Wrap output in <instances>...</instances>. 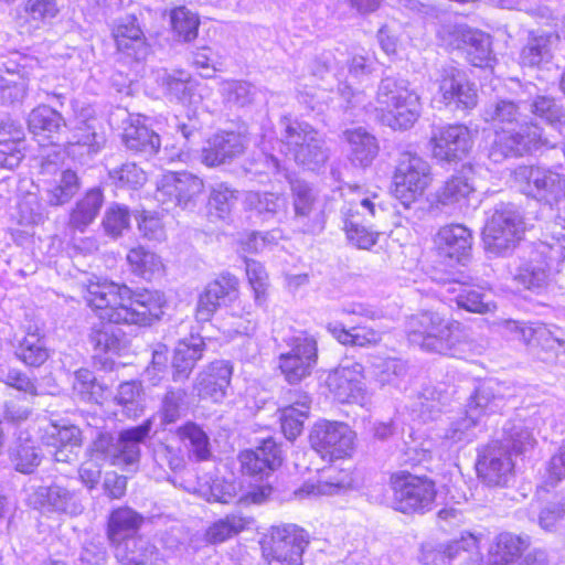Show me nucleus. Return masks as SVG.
Wrapping results in <instances>:
<instances>
[{"label":"nucleus","instance_id":"f03ea898","mask_svg":"<svg viewBox=\"0 0 565 565\" xmlns=\"http://www.w3.org/2000/svg\"><path fill=\"white\" fill-rule=\"evenodd\" d=\"M482 118L497 128L488 150L489 159L495 163L554 146L543 129L532 121L520 125L518 130L511 128L521 118L520 108L513 100L498 98L489 102L482 110Z\"/></svg>","mask_w":565,"mask_h":565},{"label":"nucleus","instance_id":"473e14b6","mask_svg":"<svg viewBox=\"0 0 565 565\" xmlns=\"http://www.w3.org/2000/svg\"><path fill=\"white\" fill-rule=\"evenodd\" d=\"M114 545L116 558L122 565H158L161 561L157 547L141 536H131Z\"/></svg>","mask_w":565,"mask_h":565},{"label":"nucleus","instance_id":"49530a36","mask_svg":"<svg viewBox=\"0 0 565 565\" xmlns=\"http://www.w3.org/2000/svg\"><path fill=\"white\" fill-rule=\"evenodd\" d=\"M526 545L527 543L520 536L511 533L500 534L490 551L488 565H508Z\"/></svg>","mask_w":565,"mask_h":565},{"label":"nucleus","instance_id":"39448f33","mask_svg":"<svg viewBox=\"0 0 565 565\" xmlns=\"http://www.w3.org/2000/svg\"><path fill=\"white\" fill-rule=\"evenodd\" d=\"M375 100L382 121L394 130L413 127L420 116V98L404 78L384 77L379 84Z\"/></svg>","mask_w":565,"mask_h":565},{"label":"nucleus","instance_id":"72a5a7b5","mask_svg":"<svg viewBox=\"0 0 565 565\" xmlns=\"http://www.w3.org/2000/svg\"><path fill=\"white\" fill-rule=\"evenodd\" d=\"M152 420L146 419L141 425L124 429L116 440V463L130 465L139 460L140 445L150 436Z\"/></svg>","mask_w":565,"mask_h":565},{"label":"nucleus","instance_id":"37998d69","mask_svg":"<svg viewBox=\"0 0 565 565\" xmlns=\"http://www.w3.org/2000/svg\"><path fill=\"white\" fill-rule=\"evenodd\" d=\"M505 448L511 449L515 454H523L534 448L536 440L522 419H513L505 423L503 426V437L499 440Z\"/></svg>","mask_w":565,"mask_h":565},{"label":"nucleus","instance_id":"ddd939ff","mask_svg":"<svg viewBox=\"0 0 565 565\" xmlns=\"http://www.w3.org/2000/svg\"><path fill=\"white\" fill-rule=\"evenodd\" d=\"M309 437L312 449L329 461L350 457L354 448V431L339 422H318Z\"/></svg>","mask_w":565,"mask_h":565},{"label":"nucleus","instance_id":"412c9836","mask_svg":"<svg viewBox=\"0 0 565 565\" xmlns=\"http://www.w3.org/2000/svg\"><path fill=\"white\" fill-rule=\"evenodd\" d=\"M362 372L363 366L355 363L329 374L327 384L334 398L340 403L366 404L367 395L362 382Z\"/></svg>","mask_w":565,"mask_h":565},{"label":"nucleus","instance_id":"13d9d810","mask_svg":"<svg viewBox=\"0 0 565 565\" xmlns=\"http://www.w3.org/2000/svg\"><path fill=\"white\" fill-rule=\"evenodd\" d=\"M180 440L189 441L191 452L198 460H205L210 456L209 437L195 423L189 422L177 429Z\"/></svg>","mask_w":565,"mask_h":565},{"label":"nucleus","instance_id":"b1692460","mask_svg":"<svg viewBox=\"0 0 565 565\" xmlns=\"http://www.w3.org/2000/svg\"><path fill=\"white\" fill-rule=\"evenodd\" d=\"M29 500L35 509L64 512L71 515H77L84 509L78 494L60 484L38 487Z\"/></svg>","mask_w":565,"mask_h":565},{"label":"nucleus","instance_id":"1a4fd4ad","mask_svg":"<svg viewBox=\"0 0 565 565\" xmlns=\"http://www.w3.org/2000/svg\"><path fill=\"white\" fill-rule=\"evenodd\" d=\"M514 180L523 193L550 206L565 199V178L550 169L520 166L514 171Z\"/></svg>","mask_w":565,"mask_h":565},{"label":"nucleus","instance_id":"79ce46f5","mask_svg":"<svg viewBox=\"0 0 565 565\" xmlns=\"http://www.w3.org/2000/svg\"><path fill=\"white\" fill-rule=\"evenodd\" d=\"M328 330L340 343L345 345L369 347L375 345L382 340L380 331L362 323L352 326L349 329L329 324Z\"/></svg>","mask_w":565,"mask_h":565},{"label":"nucleus","instance_id":"a878e982","mask_svg":"<svg viewBox=\"0 0 565 565\" xmlns=\"http://www.w3.org/2000/svg\"><path fill=\"white\" fill-rule=\"evenodd\" d=\"M238 459L245 473L259 479L269 476L282 462L281 450L273 439H266L259 447L241 452Z\"/></svg>","mask_w":565,"mask_h":565},{"label":"nucleus","instance_id":"603ef678","mask_svg":"<svg viewBox=\"0 0 565 565\" xmlns=\"http://www.w3.org/2000/svg\"><path fill=\"white\" fill-rule=\"evenodd\" d=\"M449 292H457L456 302L459 308L475 313H486L495 309L492 301L487 300V296L475 289H462L458 282H451L448 287Z\"/></svg>","mask_w":565,"mask_h":565},{"label":"nucleus","instance_id":"3c124183","mask_svg":"<svg viewBox=\"0 0 565 565\" xmlns=\"http://www.w3.org/2000/svg\"><path fill=\"white\" fill-rule=\"evenodd\" d=\"M245 205L258 215L269 218L285 211L286 199L275 193L248 192L245 196Z\"/></svg>","mask_w":565,"mask_h":565},{"label":"nucleus","instance_id":"5701e85b","mask_svg":"<svg viewBox=\"0 0 565 565\" xmlns=\"http://www.w3.org/2000/svg\"><path fill=\"white\" fill-rule=\"evenodd\" d=\"M113 38L118 53L127 60L139 62L149 54L145 34L132 15L119 19L114 24Z\"/></svg>","mask_w":565,"mask_h":565},{"label":"nucleus","instance_id":"bf43d9fd","mask_svg":"<svg viewBox=\"0 0 565 565\" xmlns=\"http://www.w3.org/2000/svg\"><path fill=\"white\" fill-rule=\"evenodd\" d=\"M220 89L224 100L237 107L252 104L256 94L255 87L245 81H224Z\"/></svg>","mask_w":565,"mask_h":565},{"label":"nucleus","instance_id":"4468645a","mask_svg":"<svg viewBox=\"0 0 565 565\" xmlns=\"http://www.w3.org/2000/svg\"><path fill=\"white\" fill-rule=\"evenodd\" d=\"M431 156L439 162L458 163L473 146L470 129L461 124L437 126L429 139Z\"/></svg>","mask_w":565,"mask_h":565},{"label":"nucleus","instance_id":"f257e3e1","mask_svg":"<svg viewBox=\"0 0 565 565\" xmlns=\"http://www.w3.org/2000/svg\"><path fill=\"white\" fill-rule=\"evenodd\" d=\"M84 298L100 321L92 327L89 341L99 352H117L121 344V330L116 324L148 326L160 319L166 303L158 290L132 291L126 285L113 281H90Z\"/></svg>","mask_w":565,"mask_h":565},{"label":"nucleus","instance_id":"0eeeda50","mask_svg":"<svg viewBox=\"0 0 565 565\" xmlns=\"http://www.w3.org/2000/svg\"><path fill=\"white\" fill-rule=\"evenodd\" d=\"M525 225L522 215L508 204L495 206L482 232L484 248L494 255H503L515 248L523 238Z\"/></svg>","mask_w":565,"mask_h":565},{"label":"nucleus","instance_id":"f704fd0d","mask_svg":"<svg viewBox=\"0 0 565 565\" xmlns=\"http://www.w3.org/2000/svg\"><path fill=\"white\" fill-rule=\"evenodd\" d=\"M122 142L129 150L146 154H154L160 148L159 135L149 129L139 117L129 118L125 122Z\"/></svg>","mask_w":565,"mask_h":565},{"label":"nucleus","instance_id":"864d4df0","mask_svg":"<svg viewBox=\"0 0 565 565\" xmlns=\"http://www.w3.org/2000/svg\"><path fill=\"white\" fill-rule=\"evenodd\" d=\"M141 384L136 381L121 383L115 401L128 418H137L143 412Z\"/></svg>","mask_w":565,"mask_h":565},{"label":"nucleus","instance_id":"338daca9","mask_svg":"<svg viewBox=\"0 0 565 565\" xmlns=\"http://www.w3.org/2000/svg\"><path fill=\"white\" fill-rule=\"evenodd\" d=\"M79 189L78 177L72 170H65L55 186L49 191V203L54 206L68 202Z\"/></svg>","mask_w":565,"mask_h":565},{"label":"nucleus","instance_id":"c85d7f7f","mask_svg":"<svg viewBox=\"0 0 565 565\" xmlns=\"http://www.w3.org/2000/svg\"><path fill=\"white\" fill-rule=\"evenodd\" d=\"M471 242V232L461 224L446 225L438 231L435 237L438 255L458 263L469 255Z\"/></svg>","mask_w":565,"mask_h":565},{"label":"nucleus","instance_id":"69168bd1","mask_svg":"<svg viewBox=\"0 0 565 565\" xmlns=\"http://www.w3.org/2000/svg\"><path fill=\"white\" fill-rule=\"evenodd\" d=\"M15 469L22 473H31L41 462L39 449L30 441L19 443L10 452Z\"/></svg>","mask_w":565,"mask_h":565},{"label":"nucleus","instance_id":"6e6d98bb","mask_svg":"<svg viewBox=\"0 0 565 565\" xmlns=\"http://www.w3.org/2000/svg\"><path fill=\"white\" fill-rule=\"evenodd\" d=\"M180 440L189 441L191 452L198 460H205L210 456L209 437L195 423L189 422L177 429Z\"/></svg>","mask_w":565,"mask_h":565},{"label":"nucleus","instance_id":"cd10ccee","mask_svg":"<svg viewBox=\"0 0 565 565\" xmlns=\"http://www.w3.org/2000/svg\"><path fill=\"white\" fill-rule=\"evenodd\" d=\"M480 537L470 532H463L460 537L454 539L445 545L434 547L424 545L420 561L424 565H449V563L465 553H471L479 546Z\"/></svg>","mask_w":565,"mask_h":565},{"label":"nucleus","instance_id":"a211bd4d","mask_svg":"<svg viewBox=\"0 0 565 565\" xmlns=\"http://www.w3.org/2000/svg\"><path fill=\"white\" fill-rule=\"evenodd\" d=\"M294 220L303 233H320L326 223L323 205L305 181L291 182Z\"/></svg>","mask_w":565,"mask_h":565},{"label":"nucleus","instance_id":"9b49d317","mask_svg":"<svg viewBox=\"0 0 565 565\" xmlns=\"http://www.w3.org/2000/svg\"><path fill=\"white\" fill-rule=\"evenodd\" d=\"M203 191L204 183L199 177L186 171L168 172L158 181L154 198L164 210L172 206L185 210L196 205Z\"/></svg>","mask_w":565,"mask_h":565},{"label":"nucleus","instance_id":"4be33fe9","mask_svg":"<svg viewBox=\"0 0 565 565\" xmlns=\"http://www.w3.org/2000/svg\"><path fill=\"white\" fill-rule=\"evenodd\" d=\"M231 376L232 366L228 362L214 361L196 374L192 391L201 399L220 403L226 396Z\"/></svg>","mask_w":565,"mask_h":565},{"label":"nucleus","instance_id":"2f4dec72","mask_svg":"<svg viewBox=\"0 0 565 565\" xmlns=\"http://www.w3.org/2000/svg\"><path fill=\"white\" fill-rule=\"evenodd\" d=\"M290 404L279 409L281 430L287 439H296L303 429V423L309 416L311 398L303 392H290Z\"/></svg>","mask_w":565,"mask_h":565},{"label":"nucleus","instance_id":"c9c22d12","mask_svg":"<svg viewBox=\"0 0 565 565\" xmlns=\"http://www.w3.org/2000/svg\"><path fill=\"white\" fill-rule=\"evenodd\" d=\"M143 522V516L129 507L111 511L107 523V536L111 544L135 535Z\"/></svg>","mask_w":565,"mask_h":565},{"label":"nucleus","instance_id":"e433bc0d","mask_svg":"<svg viewBox=\"0 0 565 565\" xmlns=\"http://www.w3.org/2000/svg\"><path fill=\"white\" fill-rule=\"evenodd\" d=\"M344 138L350 147L352 163L367 167L379 153L376 138L363 128L344 131Z\"/></svg>","mask_w":565,"mask_h":565},{"label":"nucleus","instance_id":"774afa93","mask_svg":"<svg viewBox=\"0 0 565 565\" xmlns=\"http://www.w3.org/2000/svg\"><path fill=\"white\" fill-rule=\"evenodd\" d=\"M109 177L118 188L132 190L141 188L147 181L143 169L132 162L124 163L120 168L109 171Z\"/></svg>","mask_w":565,"mask_h":565},{"label":"nucleus","instance_id":"052dcab7","mask_svg":"<svg viewBox=\"0 0 565 565\" xmlns=\"http://www.w3.org/2000/svg\"><path fill=\"white\" fill-rule=\"evenodd\" d=\"M373 366L375 380L382 386H396L407 372L406 363L395 358L380 360Z\"/></svg>","mask_w":565,"mask_h":565},{"label":"nucleus","instance_id":"4c0bfd02","mask_svg":"<svg viewBox=\"0 0 565 565\" xmlns=\"http://www.w3.org/2000/svg\"><path fill=\"white\" fill-rule=\"evenodd\" d=\"M475 188L469 179L462 174L448 178L437 191V202L443 206L461 209L468 204Z\"/></svg>","mask_w":565,"mask_h":565},{"label":"nucleus","instance_id":"2eb2a0df","mask_svg":"<svg viewBox=\"0 0 565 565\" xmlns=\"http://www.w3.org/2000/svg\"><path fill=\"white\" fill-rule=\"evenodd\" d=\"M308 544L303 530L296 525L273 527L263 548L268 565H302V553Z\"/></svg>","mask_w":565,"mask_h":565},{"label":"nucleus","instance_id":"9d476101","mask_svg":"<svg viewBox=\"0 0 565 565\" xmlns=\"http://www.w3.org/2000/svg\"><path fill=\"white\" fill-rule=\"evenodd\" d=\"M430 182V167L418 154L401 152L394 174V195L403 205L409 206L420 196Z\"/></svg>","mask_w":565,"mask_h":565},{"label":"nucleus","instance_id":"7ed1b4c3","mask_svg":"<svg viewBox=\"0 0 565 565\" xmlns=\"http://www.w3.org/2000/svg\"><path fill=\"white\" fill-rule=\"evenodd\" d=\"M513 279L523 288L541 291L554 281L565 290V247L539 243L520 258Z\"/></svg>","mask_w":565,"mask_h":565},{"label":"nucleus","instance_id":"393cba45","mask_svg":"<svg viewBox=\"0 0 565 565\" xmlns=\"http://www.w3.org/2000/svg\"><path fill=\"white\" fill-rule=\"evenodd\" d=\"M246 149V139L235 131H221L212 136L202 150V162L207 167L225 164L242 156Z\"/></svg>","mask_w":565,"mask_h":565},{"label":"nucleus","instance_id":"f3484780","mask_svg":"<svg viewBox=\"0 0 565 565\" xmlns=\"http://www.w3.org/2000/svg\"><path fill=\"white\" fill-rule=\"evenodd\" d=\"M514 463L509 450L499 440L482 447L478 454V477L490 487H503L513 476Z\"/></svg>","mask_w":565,"mask_h":565},{"label":"nucleus","instance_id":"6ab92c4d","mask_svg":"<svg viewBox=\"0 0 565 565\" xmlns=\"http://www.w3.org/2000/svg\"><path fill=\"white\" fill-rule=\"evenodd\" d=\"M376 204L370 198L350 202L343 210L344 231L348 239L359 248L369 249L375 245L379 233L366 226L370 217L375 216Z\"/></svg>","mask_w":565,"mask_h":565},{"label":"nucleus","instance_id":"a19ab883","mask_svg":"<svg viewBox=\"0 0 565 565\" xmlns=\"http://www.w3.org/2000/svg\"><path fill=\"white\" fill-rule=\"evenodd\" d=\"M204 347L205 344L201 339L195 340L191 344L185 342L179 343L172 360V380L174 382H182L189 379L196 362L202 358Z\"/></svg>","mask_w":565,"mask_h":565},{"label":"nucleus","instance_id":"c756f323","mask_svg":"<svg viewBox=\"0 0 565 565\" xmlns=\"http://www.w3.org/2000/svg\"><path fill=\"white\" fill-rule=\"evenodd\" d=\"M28 129L39 142L55 143L66 121L61 113L47 105L32 109L26 119Z\"/></svg>","mask_w":565,"mask_h":565},{"label":"nucleus","instance_id":"09e8293b","mask_svg":"<svg viewBox=\"0 0 565 565\" xmlns=\"http://www.w3.org/2000/svg\"><path fill=\"white\" fill-rule=\"evenodd\" d=\"M533 115L544 120L546 124L558 129L565 128V110L555 98L545 95H537L530 105Z\"/></svg>","mask_w":565,"mask_h":565},{"label":"nucleus","instance_id":"0e129e2a","mask_svg":"<svg viewBox=\"0 0 565 565\" xmlns=\"http://www.w3.org/2000/svg\"><path fill=\"white\" fill-rule=\"evenodd\" d=\"M235 191L221 183L215 185L209 198V213L217 218H225L230 215L236 202Z\"/></svg>","mask_w":565,"mask_h":565},{"label":"nucleus","instance_id":"c03bdc74","mask_svg":"<svg viewBox=\"0 0 565 565\" xmlns=\"http://www.w3.org/2000/svg\"><path fill=\"white\" fill-rule=\"evenodd\" d=\"M18 359L29 366H40L50 356L43 335L38 330L29 331L20 341L15 352Z\"/></svg>","mask_w":565,"mask_h":565},{"label":"nucleus","instance_id":"4d7b16f0","mask_svg":"<svg viewBox=\"0 0 565 565\" xmlns=\"http://www.w3.org/2000/svg\"><path fill=\"white\" fill-rule=\"evenodd\" d=\"M180 440L189 441L191 452L198 460H205L210 456L209 437L195 423L189 422L177 429Z\"/></svg>","mask_w":565,"mask_h":565},{"label":"nucleus","instance_id":"de8ad7c7","mask_svg":"<svg viewBox=\"0 0 565 565\" xmlns=\"http://www.w3.org/2000/svg\"><path fill=\"white\" fill-rule=\"evenodd\" d=\"M558 40V35L540 34L529 40L522 50L521 60L524 65L537 66L552 58V46Z\"/></svg>","mask_w":565,"mask_h":565},{"label":"nucleus","instance_id":"8fccbe9b","mask_svg":"<svg viewBox=\"0 0 565 565\" xmlns=\"http://www.w3.org/2000/svg\"><path fill=\"white\" fill-rule=\"evenodd\" d=\"M352 484L351 473L347 470H341L337 476H329L326 480H319L317 483H305L296 494L299 498L306 495H332L348 489Z\"/></svg>","mask_w":565,"mask_h":565},{"label":"nucleus","instance_id":"a18cd8bd","mask_svg":"<svg viewBox=\"0 0 565 565\" xmlns=\"http://www.w3.org/2000/svg\"><path fill=\"white\" fill-rule=\"evenodd\" d=\"M7 77L0 85V100L4 105L21 104L26 96L29 74L25 67L18 72L7 67Z\"/></svg>","mask_w":565,"mask_h":565},{"label":"nucleus","instance_id":"58836bf2","mask_svg":"<svg viewBox=\"0 0 565 565\" xmlns=\"http://www.w3.org/2000/svg\"><path fill=\"white\" fill-rule=\"evenodd\" d=\"M104 203L99 189L89 190L75 205L70 214V227L84 232L97 217Z\"/></svg>","mask_w":565,"mask_h":565},{"label":"nucleus","instance_id":"7c9ffc66","mask_svg":"<svg viewBox=\"0 0 565 565\" xmlns=\"http://www.w3.org/2000/svg\"><path fill=\"white\" fill-rule=\"evenodd\" d=\"M237 281L233 276H221L210 282L199 296L195 318L199 321H209L233 292L236 291Z\"/></svg>","mask_w":565,"mask_h":565},{"label":"nucleus","instance_id":"20e7f679","mask_svg":"<svg viewBox=\"0 0 565 565\" xmlns=\"http://www.w3.org/2000/svg\"><path fill=\"white\" fill-rule=\"evenodd\" d=\"M277 145L280 152L311 170L323 166L329 159L324 137L309 122L290 116H282L279 120Z\"/></svg>","mask_w":565,"mask_h":565},{"label":"nucleus","instance_id":"423d86ee","mask_svg":"<svg viewBox=\"0 0 565 565\" xmlns=\"http://www.w3.org/2000/svg\"><path fill=\"white\" fill-rule=\"evenodd\" d=\"M408 339L423 350L447 354L455 347L460 323L436 311H423L407 319Z\"/></svg>","mask_w":565,"mask_h":565},{"label":"nucleus","instance_id":"bb28decb","mask_svg":"<svg viewBox=\"0 0 565 565\" xmlns=\"http://www.w3.org/2000/svg\"><path fill=\"white\" fill-rule=\"evenodd\" d=\"M505 406L504 387L500 383L488 381L480 384L470 396L466 413L478 423L481 417L498 414Z\"/></svg>","mask_w":565,"mask_h":565},{"label":"nucleus","instance_id":"680f3d73","mask_svg":"<svg viewBox=\"0 0 565 565\" xmlns=\"http://www.w3.org/2000/svg\"><path fill=\"white\" fill-rule=\"evenodd\" d=\"M73 388L82 399L95 403H99L106 390V387L96 381L93 372L87 369H79L75 372Z\"/></svg>","mask_w":565,"mask_h":565},{"label":"nucleus","instance_id":"6e6552de","mask_svg":"<svg viewBox=\"0 0 565 565\" xmlns=\"http://www.w3.org/2000/svg\"><path fill=\"white\" fill-rule=\"evenodd\" d=\"M391 487L395 510L406 514L431 510L437 493L431 479L401 471L392 475Z\"/></svg>","mask_w":565,"mask_h":565},{"label":"nucleus","instance_id":"5fc2aeb1","mask_svg":"<svg viewBox=\"0 0 565 565\" xmlns=\"http://www.w3.org/2000/svg\"><path fill=\"white\" fill-rule=\"evenodd\" d=\"M171 26L179 41L190 42L198 36L200 20L196 13L179 7L171 12Z\"/></svg>","mask_w":565,"mask_h":565},{"label":"nucleus","instance_id":"f8f14e48","mask_svg":"<svg viewBox=\"0 0 565 565\" xmlns=\"http://www.w3.org/2000/svg\"><path fill=\"white\" fill-rule=\"evenodd\" d=\"M438 36L448 47L463 51L473 66H488L492 60L490 36L482 31L447 24L438 31Z\"/></svg>","mask_w":565,"mask_h":565},{"label":"nucleus","instance_id":"dca6fc26","mask_svg":"<svg viewBox=\"0 0 565 565\" xmlns=\"http://www.w3.org/2000/svg\"><path fill=\"white\" fill-rule=\"evenodd\" d=\"M288 345L289 351L279 355V369L288 383L297 384L311 374L317 363V341L301 334L290 339Z\"/></svg>","mask_w":565,"mask_h":565},{"label":"nucleus","instance_id":"aec40b11","mask_svg":"<svg viewBox=\"0 0 565 565\" xmlns=\"http://www.w3.org/2000/svg\"><path fill=\"white\" fill-rule=\"evenodd\" d=\"M439 93L441 100L457 109H472L478 104L477 87L463 72L455 66L440 70Z\"/></svg>","mask_w":565,"mask_h":565},{"label":"nucleus","instance_id":"e2e57ef3","mask_svg":"<svg viewBox=\"0 0 565 565\" xmlns=\"http://www.w3.org/2000/svg\"><path fill=\"white\" fill-rule=\"evenodd\" d=\"M127 260L131 270L142 277L152 275L153 273L159 271L162 267L160 257L143 247L130 249L127 254Z\"/></svg>","mask_w":565,"mask_h":565},{"label":"nucleus","instance_id":"ea45409f","mask_svg":"<svg viewBox=\"0 0 565 565\" xmlns=\"http://www.w3.org/2000/svg\"><path fill=\"white\" fill-rule=\"evenodd\" d=\"M252 523L253 518L242 513L226 514L207 527L204 534L205 541L211 544L223 543L248 529Z\"/></svg>","mask_w":565,"mask_h":565}]
</instances>
